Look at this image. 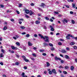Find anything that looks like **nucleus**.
Segmentation results:
<instances>
[{"mask_svg":"<svg viewBox=\"0 0 77 77\" xmlns=\"http://www.w3.org/2000/svg\"><path fill=\"white\" fill-rule=\"evenodd\" d=\"M38 36H41V38H43V39L45 40V42H48L49 41V38H48V37L47 36L44 37V36L40 34H38Z\"/></svg>","mask_w":77,"mask_h":77,"instance_id":"obj_1","label":"nucleus"},{"mask_svg":"<svg viewBox=\"0 0 77 77\" xmlns=\"http://www.w3.org/2000/svg\"><path fill=\"white\" fill-rule=\"evenodd\" d=\"M38 36H41V38H43V39L45 40V42H48L49 41V38H48V37L47 36L44 37V36L40 34H38Z\"/></svg>","mask_w":77,"mask_h":77,"instance_id":"obj_2","label":"nucleus"},{"mask_svg":"<svg viewBox=\"0 0 77 77\" xmlns=\"http://www.w3.org/2000/svg\"><path fill=\"white\" fill-rule=\"evenodd\" d=\"M22 58L24 59V60H25V62H29V60L26 59V57H25V56H22Z\"/></svg>","mask_w":77,"mask_h":77,"instance_id":"obj_3","label":"nucleus"},{"mask_svg":"<svg viewBox=\"0 0 77 77\" xmlns=\"http://www.w3.org/2000/svg\"><path fill=\"white\" fill-rule=\"evenodd\" d=\"M11 48H12V50H17V48L16 47H15L14 46H11Z\"/></svg>","mask_w":77,"mask_h":77,"instance_id":"obj_4","label":"nucleus"},{"mask_svg":"<svg viewBox=\"0 0 77 77\" xmlns=\"http://www.w3.org/2000/svg\"><path fill=\"white\" fill-rule=\"evenodd\" d=\"M25 12H26V13L27 14H29V12H30V11L28 10H25Z\"/></svg>","mask_w":77,"mask_h":77,"instance_id":"obj_5","label":"nucleus"},{"mask_svg":"<svg viewBox=\"0 0 77 77\" xmlns=\"http://www.w3.org/2000/svg\"><path fill=\"white\" fill-rule=\"evenodd\" d=\"M64 56L66 59H69V56L67 55H64Z\"/></svg>","mask_w":77,"mask_h":77,"instance_id":"obj_6","label":"nucleus"},{"mask_svg":"<svg viewBox=\"0 0 77 77\" xmlns=\"http://www.w3.org/2000/svg\"><path fill=\"white\" fill-rule=\"evenodd\" d=\"M55 59L57 60H61V59L60 58H57V57H55Z\"/></svg>","mask_w":77,"mask_h":77,"instance_id":"obj_7","label":"nucleus"},{"mask_svg":"<svg viewBox=\"0 0 77 77\" xmlns=\"http://www.w3.org/2000/svg\"><path fill=\"white\" fill-rule=\"evenodd\" d=\"M52 72L53 73H54V74H57V73H56V70H55V69H53L52 70Z\"/></svg>","mask_w":77,"mask_h":77,"instance_id":"obj_8","label":"nucleus"},{"mask_svg":"<svg viewBox=\"0 0 77 77\" xmlns=\"http://www.w3.org/2000/svg\"><path fill=\"white\" fill-rule=\"evenodd\" d=\"M28 44L29 46H32V45H33V44L31 43V42H28Z\"/></svg>","mask_w":77,"mask_h":77,"instance_id":"obj_9","label":"nucleus"},{"mask_svg":"<svg viewBox=\"0 0 77 77\" xmlns=\"http://www.w3.org/2000/svg\"><path fill=\"white\" fill-rule=\"evenodd\" d=\"M32 14H34V13L32 11H30L29 13L30 15H32Z\"/></svg>","mask_w":77,"mask_h":77,"instance_id":"obj_10","label":"nucleus"},{"mask_svg":"<svg viewBox=\"0 0 77 77\" xmlns=\"http://www.w3.org/2000/svg\"><path fill=\"white\" fill-rule=\"evenodd\" d=\"M63 22L64 23H65H65H67L68 21L67 20H66V19H64V20H63Z\"/></svg>","mask_w":77,"mask_h":77,"instance_id":"obj_11","label":"nucleus"},{"mask_svg":"<svg viewBox=\"0 0 77 77\" xmlns=\"http://www.w3.org/2000/svg\"><path fill=\"white\" fill-rule=\"evenodd\" d=\"M35 24H39L40 23V21L39 20H36L35 21Z\"/></svg>","mask_w":77,"mask_h":77,"instance_id":"obj_12","label":"nucleus"},{"mask_svg":"<svg viewBox=\"0 0 77 77\" xmlns=\"http://www.w3.org/2000/svg\"><path fill=\"white\" fill-rule=\"evenodd\" d=\"M70 69L72 71H73L74 70V67L73 66H71L70 67Z\"/></svg>","mask_w":77,"mask_h":77,"instance_id":"obj_13","label":"nucleus"},{"mask_svg":"<svg viewBox=\"0 0 77 77\" xmlns=\"http://www.w3.org/2000/svg\"><path fill=\"white\" fill-rule=\"evenodd\" d=\"M20 28L21 29H22L23 30H24L25 28H26V27L24 26H20Z\"/></svg>","mask_w":77,"mask_h":77,"instance_id":"obj_14","label":"nucleus"},{"mask_svg":"<svg viewBox=\"0 0 77 77\" xmlns=\"http://www.w3.org/2000/svg\"><path fill=\"white\" fill-rule=\"evenodd\" d=\"M43 45L45 47V46H46V45H48V44L46 43H43Z\"/></svg>","mask_w":77,"mask_h":77,"instance_id":"obj_15","label":"nucleus"},{"mask_svg":"<svg viewBox=\"0 0 77 77\" xmlns=\"http://www.w3.org/2000/svg\"><path fill=\"white\" fill-rule=\"evenodd\" d=\"M4 57V55L3 54L1 53L0 54V57Z\"/></svg>","mask_w":77,"mask_h":77,"instance_id":"obj_16","label":"nucleus"},{"mask_svg":"<svg viewBox=\"0 0 77 77\" xmlns=\"http://www.w3.org/2000/svg\"><path fill=\"white\" fill-rule=\"evenodd\" d=\"M58 45H62V43H61V42H59L58 43Z\"/></svg>","mask_w":77,"mask_h":77,"instance_id":"obj_17","label":"nucleus"},{"mask_svg":"<svg viewBox=\"0 0 77 77\" xmlns=\"http://www.w3.org/2000/svg\"><path fill=\"white\" fill-rule=\"evenodd\" d=\"M8 29V28L7 27L4 26L3 29L4 30H6V29Z\"/></svg>","mask_w":77,"mask_h":77,"instance_id":"obj_18","label":"nucleus"},{"mask_svg":"<svg viewBox=\"0 0 77 77\" xmlns=\"http://www.w3.org/2000/svg\"><path fill=\"white\" fill-rule=\"evenodd\" d=\"M67 36H69L70 37H72V38H73V36H72V35H71L68 34H67Z\"/></svg>","mask_w":77,"mask_h":77,"instance_id":"obj_19","label":"nucleus"},{"mask_svg":"<svg viewBox=\"0 0 77 77\" xmlns=\"http://www.w3.org/2000/svg\"><path fill=\"white\" fill-rule=\"evenodd\" d=\"M16 44L17 45H18V46H20V43L18 42H17Z\"/></svg>","mask_w":77,"mask_h":77,"instance_id":"obj_20","label":"nucleus"},{"mask_svg":"<svg viewBox=\"0 0 77 77\" xmlns=\"http://www.w3.org/2000/svg\"><path fill=\"white\" fill-rule=\"evenodd\" d=\"M46 63H47V66L48 67L50 66V63L48 62H47Z\"/></svg>","mask_w":77,"mask_h":77,"instance_id":"obj_21","label":"nucleus"},{"mask_svg":"<svg viewBox=\"0 0 77 77\" xmlns=\"http://www.w3.org/2000/svg\"><path fill=\"white\" fill-rule=\"evenodd\" d=\"M71 45H74L75 44V43L74 42H72L70 43Z\"/></svg>","mask_w":77,"mask_h":77,"instance_id":"obj_22","label":"nucleus"},{"mask_svg":"<svg viewBox=\"0 0 77 77\" xmlns=\"http://www.w3.org/2000/svg\"><path fill=\"white\" fill-rule=\"evenodd\" d=\"M72 6L73 8H75V5L74 4H72Z\"/></svg>","mask_w":77,"mask_h":77,"instance_id":"obj_23","label":"nucleus"},{"mask_svg":"<svg viewBox=\"0 0 77 77\" xmlns=\"http://www.w3.org/2000/svg\"><path fill=\"white\" fill-rule=\"evenodd\" d=\"M49 46H50V47H53V45L51 43H49Z\"/></svg>","mask_w":77,"mask_h":77,"instance_id":"obj_24","label":"nucleus"},{"mask_svg":"<svg viewBox=\"0 0 77 77\" xmlns=\"http://www.w3.org/2000/svg\"><path fill=\"white\" fill-rule=\"evenodd\" d=\"M45 18L47 20H49V18L47 17H45Z\"/></svg>","mask_w":77,"mask_h":77,"instance_id":"obj_25","label":"nucleus"},{"mask_svg":"<svg viewBox=\"0 0 77 77\" xmlns=\"http://www.w3.org/2000/svg\"><path fill=\"white\" fill-rule=\"evenodd\" d=\"M54 48L53 47H52L51 48V51H53V50H54Z\"/></svg>","mask_w":77,"mask_h":77,"instance_id":"obj_26","label":"nucleus"},{"mask_svg":"<svg viewBox=\"0 0 77 77\" xmlns=\"http://www.w3.org/2000/svg\"><path fill=\"white\" fill-rule=\"evenodd\" d=\"M62 52L63 53H66V51L65 50H63L62 51Z\"/></svg>","mask_w":77,"mask_h":77,"instance_id":"obj_27","label":"nucleus"},{"mask_svg":"<svg viewBox=\"0 0 77 77\" xmlns=\"http://www.w3.org/2000/svg\"><path fill=\"white\" fill-rule=\"evenodd\" d=\"M0 6H1V8H3L4 7V5L2 4H0Z\"/></svg>","mask_w":77,"mask_h":77,"instance_id":"obj_28","label":"nucleus"},{"mask_svg":"<svg viewBox=\"0 0 77 77\" xmlns=\"http://www.w3.org/2000/svg\"><path fill=\"white\" fill-rule=\"evenodd\" d=\"M40 52H44V50H39Z\"/></svg>","mask_w":77,"mask_h":77,"instance_id":"obj_29","label":"nucleus"},{"mask_svg":"<svg viewBox=\"0 0 77 77\" xmlns=\"http://www.w3.org/2000/svg\"><path fill=\"white\" fill-rule=\"evenodd\" d=\"M32 56L34 57H36V54H35V53L32 54Z\"/></svg>","mask_w":77,"mask_h":77,"instance_id":"obj_30","label":"nucleus"},{"mask_svg":"<svg viewBox=\"0 0 77 77\" xmlns=\"http://www.w3.org/2000/svg\"><path fill=\"white\" fill-rule=\"evenodd\" d=\"M15 64L16 65H19V63H18V62H17L15 63Z\"/></svg>","mask_w":77,"mask_h":77,"instance_id":"obj_31","label":"nucleus"},{"mask_svg":"<svg viewBox=\"0 0 77 77\" xmlns=\"http://www.w3.org/2000/svg\"><path fill=\"white\" fill-rule=\"evenodd\" d=\"M41 6H42V7H44V6H45V4L44 3H42L41 4Z\"/></svg>","mask_w":77,"mask_h":77,"instance_id":"obj_32","label":"nucleus"},{"mask_svg":"<svg viewBox=\"0 0 77 77\" xmlns=\"http://www.w3.org/2000/svg\"><path fill=\"white\" fill-rule=\"evenodd\" d=\"M24 75H25V73H24V72H23L22 74L21 75L22 76H24Z\"/></svg>","mask_w":77,"mask_h":77,"instance_id":"obj_33","label":"nucleus"},{"mask_svg":"<svg viewBox=\"0 0 77 77\" xmlns=\"http://www.w3.org/2000/svg\"><path fill=\"white\" fill-rule=\"evenodd\" d=\"M26 36V38H29V36H30V35H29V34H27Z\"/></svg>","mask_w":77,"mask_h":77,"instance_id":"obj_34","label":"nucleus"},{"mask_svg":"<svg viewBox=\"0 0 77 77\" xmlns=\"http://www.w3.org/2000/svg\"><path fill=\"white\" fill-rule=\"evenodd\" d=\"M72 24H74L75 23V22L74 21V20H72Z\"/></svg>","mask_w":77,"mask_h":77,"instance_id":"obj_35","label":"nucleus"},{"mask_svg":"<svg viewBox=\"0 0 77 77\" xmlns=\"http://www.w3.org/2000/svg\"><path fill=\"white\" fill-rule=\"evenodd\" d=\"M66 38L67 39H70L69 37V36H66Z\"/></svg>","mask_w":77,"mask_h":77,"instance_id":"obj_36","label":"nucleus"},{"mask_svg":"<svg viewBox=\"0 0 77 77\" xmlns=\"http://www.w3.org/2000/svg\"><path fill=\"white\" fill-rule=\"evenodd\" d=\"M63 73H64V74H67V72L65 71H64L63 72Z\"/></svg>","mask_w":77,"mask_h":77,"instance_id":"obj_37","label":"nucleus"},{"mask_svg":"<svg viewBox=\"0 0 77 77\" xmlns=\"http://www.w3.org/2000/svg\"><path fill=\"white\" fill-rule=\"evenodd\" d=\"M1 51L2 53H5V50H3V49H2L1 50Z\"/></svg>","mask_w":77,"mask_h":77,"instance_id":"obj_38","label":"nucleus"},{"mask_svg":"<svg viewBox=\"0 0 77 77\" xmlns=\"http://www.w3.org/2000/svg\"><path fill=\"white\" fill-rule=\"evenodd\" d=\"M60 62L61 63H63V62H64V61H63V60H61Z\"/></svg>","mask_w":77,"mask_h":77,"instance_id":"obj_39","label":"nucleus"},{"mask_svg":"<svg viewBox=\"0 0 77 77\" xmlns=\"http://www.w3.org/2000/svg\"><path fill=\"white\" fill-rule=\"evenodd\" d=\"M25 17H26V18H29V16H28L27 14H25Z\"/></svg>","mask_w":77,"mask_h":77,"instance_id":"obj_40","label":"nucleus"},{"mask_svg":"<svg viewBox=\"0 0 77 77\" xmlns=\"http://www.w3.org/2000/svg\"><path fill=\"white\" fill-rule=\"evenodd\" d=\"M68 68H69V67H68V66H66L65 67V69H68Z\"/></svg>","mask_w":77,"mask_h":77,"instance_id":"obj_41","label":"nucleus"},{"mask_svg":"<svg viewBox=\"0 0 77 77\" xmlns=\"http://www.w3.org/2000/svg\"><path fill=\"white\" fill-rule=\"evenodd\" d=\"M22 4H20L19 5V7L20 8H21V6H22Z\"/></svg>","mask_w":77,"mask_h":77,"instance_id":"obj_42","label":"nucleus"},{"mask_svg":"<svg viewBox=\"0 0 77 77\" xmlns=\"http://www.w3.org/2000/svg\"><path fill=\"white\" fill-rule=\"evenodd\" d=\"M49 74H52V72L51 71H49Z\"/></svg>","mask_w":77,"mask_h":77,"instance_id":"obj_43","label":"nucleus"},{"mask_svg":"<svg viewBox=\"0 0 77 77\" xmlns=\"http://www.w3.org/2000/svg\"><path fill=\"white\" fill-rule=\"evenodd\" d=\"M43 56H46V53H43L42 54Z\"/></svg>","mask_w":77,"mask_h":77,"instance_id":"obj_44","label":"nucleus"},{"mask_svg":"<svg viewBox=\"0 0 77 77\" xmlns=\"http://www.w3.org/2000/svg\"><path fill=\"white\" fill-rule=\"evenodd\" d=\"M16 12L17 14H20V12H19V11H16Z\"/></svg>","mask_w":77,"mask_h":77,"instance_id":"obj_45","label":"nucleus"},{"mask_svg":"<svg viewBox=\"0 0 77 77\" xmlns=\"http://www.w3.org/2000/svg\"><path fill=\"white\" fill-rule=\"evenodd\" d=\"M51 31H54V29L53 28H51Z\"/></svg>","mask_w":77,"mask_h":77,"instance_id":"obj_46","label":"nucleus"},{"mask_svg":"<svg viewBox=\"0 0 77 77\" xmlns=\"http://www.w3.org/2000/svg\"><path fill=\"white\" fill-rule=\"evenodd\" d=\"M24 68L25 69H27V67L26 66H25L24 67Z\"/></svg>","mask_w":77,"mask_h":77,"instance_id":"obj_47","label":"nucleus"},{"mask_svg":"<svg viewBox=\"0 0 77 77\" xmlns=\"http://www.w3.org/2000/svg\"><path fill=\"white\" fill-rule=\"evenodd\" d=\"M33 49H34V50H36L37 49V48L34 47V48H33Z\"/></svg>","mask_w":77,"mask_h":77,"instance_id":"obj_48","label":"nucleus"},{"mask_svg":"<svg viewBox=\"0 0 77 77\" xmlns=\"http://www.w3.org/2000/svg\"><path fill=\"white\" fill-rule=\"evenodd\" d=\"M60 35V33L59 32L57 33L56 34V35H57H57Z\"/></svg>","mask_w":77,"mask_h":77,"instance_id":"obj_49","label":"nucleus"},{"mask_svg":"<svg viewBox=\"0 0 77 77\" xmlns=\"http://www.w3.org/2000/svg\"><path fill=\"white\" fill-rule=\"evenodd\" d=\"M74 49H77V46H74Z\"/></svg>","mask_w":77,"mask_h":77,"instance_id":"obj_50","label":"nucleus"},{"mask_svg":"<svg viewBox=\"0 0 77 77\" xmlns=\"http://www.w3.org/2000/svg\"><path fill=\"white\" fill-rule=\"evenodd\" d=\"M30 5L32 6H34V4L33 3H32L30 4Z\"/></svg>","mask_w":77,"mask_h":77,"instance_id":"obj_51","label":"nucleus"},{"mask_svg":"<svg viewBox=\"0 0 77 77\" xmlns=\"http://www.w3.org/2000/svg\"><path fill=\"white\" fill-rule=\"evenodd\" d=\"M54 13H55V14H59V12H55Z\"/></svg>","mask_w":77,"mask_h":77,"instance_id":"obj_52","label":"nucleus"},{"mask_svg":"<svg viewBox=\"0 0 77 77\" xmlns=\"http://www.w3.org/2000/svg\"><path fill=\"white\" fill-rule=\"evenodd\" d=\"M70 13L71 14H74V12L72 11H70Z\"/></svg>","mask_w":77,"mask_h":77,"instance_id":"obj_53","label":"nucleus"},{"mask_svg":"<svg viewBox=\"0 0 77 77\" xmlns=\"http://www.w3.org/2000/svg\"><path fill=\"white\" fill-rule=\"evenodd\" d=\"M58 72H60V73H62V71H61V70H58Z\"/></svg>","mask_w":77,"mask_h":77,"instance_id":"obj_54","label":"nucleus"},{"mask_svg":"<svg viewBox=\"0 0 77 77\" xmlns=\"http://www.w3.org/2000/svg\"><path fill=\"white\" fill-rule=\"evenodd\" d=\"M34 37H38V35L37 34H35L34 35Z\"/></svg>","mask_w":77,"mask_h":77,"instance_id":"obj_55","label":"nucleus"},{"mask_svg":"<svg viewBox=\"0 0 77 77\" xmlns=\"http://www.w3.org/2000/svg\"><path fill=\"white\" fill-rule=\"evenodd\" d=\"M0 64L1 65H3V62H1V63H0Z\"/></svg>","mask_w":77,"mask_h":77,"instance_id":"obj_56","label":"nucleus"},{"mask_svg":"<svg viewBox=\"0 0 77 77\" xmlns=\"http://www.w3.org/2000/svg\"><path fill=\"white\" fill-rule=\"evenodd\" d=\"M73 38H74V39H75L76 40H77V37H73Z\"/></svg>","mask_w":77,"mask_h":77,"instance_id":"obj_57","label":"nucleus"},{"mask_svg":"<svg viewBox=\"0 0 77 77\" xmlns=\"http://www.w3.org/2000/svg\"><path fill=\"white\" fill-rule=\"evenodd\" d=\"M50 21H51V22H53V20L52 19H50Z\"/></svg>","mask_w":77,"mask_h":77,"instance_id":"obj_58","label":"nucleus"},{"mask_svg":"<svg viewBox=\"0 0 77 77\" xmlns=\"http://www.w3.org/2000/svg\"><path fill=\"white\" fill-rule=\"evenodd\" d=\"M22 35H25L26 34V32H23L22 33Z\"/></svg>","mask_w":77,"mask_h":77,"instance_id":"obj_59","label":"nucleus"},{"mask_svg":"<svg viewBox=\"0 0 77 77\" xmlns=\"http://www.w3.org/2000/svg\"><path fill=\"white\" fill-rule=\"evenodd\" d=\"M11 53H14V51H11Z\"/></svg>","mask_w":77,"mask_h":77,"instance_id":"obj_60","label":"nucleus"},{"mask_svg":"<svg viewBox=\"0 0 77 77\" xmlns=\"http://www.w3.org/2000/svg\"><path fill=\"white\" fill-rule=\"evenodd\" d=\"M11 21H14V19H11Z\"/></svg>","mask_w":77,"mask_h":77,"instance_id":"obj_61","label":"nucleus"},{"mask_svg":"<svg viewBox=\"0 0 77 77\" xmlns=\"http://www.w3.org/2000/svg\"><path fill=\"white\" fill-rule=\"evenodd\" d=\"M75 60L76 62H77V58H75Z\"/></svg>","mask_w":77,"mask_h":77,"instance_id":"obj_62","label":"nucleus"},{"mask_svg":"<svg viewBox=\"0 0 77 77\" xmlns=\"http://www.w3.org/2000/svg\"><path fill=\"white\" fill-rule=\"evenodd\" d=\"M13 38H14V39H17V38L15 37H13Z\"/></svg>","mask_w":77,"mask_h":77,"instance_id":"obj_63","label":"nucleus"},{"mask_svg":"<svg viewBox=\"0 0 77 77\" xmlns=\"http://www.w3.org/2000/svg\"><path fill=\"white\" fill-rule=\"evenodd\" d=\"M66 49L67 50H69V48H66Z\"/></svg>","mask_w":77,"mask_h":77,"instance_id":"obj_64","label":"nucleus"}]
</instances>
